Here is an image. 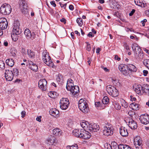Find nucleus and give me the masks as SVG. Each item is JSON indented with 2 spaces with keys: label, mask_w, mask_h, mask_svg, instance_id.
<instances>
[{
  "label": "nucleus",
  "mask_w": 149,
  "mask_h": 149,
  "mask_svg": "<svg viewBox=\"0 0 149 149\" xmlns=\"http://www.w3.org/2000/svg\"><path fill=\"white\" fill-rule=\"evenodd\" d=\"M79 108L80 110L85 113H88L89 111L88 105L86 101L81 99L79 101Z\"/></svg>",
  "instance_id": "f257e3e1"
},
{
  "label": "nucleus",
  "mask_w": 149,
  "mask_h": 149,
  "mask_svg": "<svg viewBox=\"0 0 149 149\" xmlns=\"http://www.w3.org/2000/svg\"><path fill=\"white\" fill-rule=\"evenodd\" d=\"M42 60L47 65L52 68H54L55 66L53 63L52 61L51 58L49 55L46 52L42 53Z\"/></svg>",
  "instance_id": "f03ea898"
},
{
  "label": "nucleus",
  "mask_w": 149,
  "mask_h": 149,
  "mask_svg": "<svg viewBox=\"0 0 149 149\" xmlns=\"http://www.w3.org/2000/svg\"><path fill=\"white\" fill-rule=\"evenodd\" d=\"M0 10L2 14L5 15H8L11 12V8L9 4L5 3L2 5Z\"/></svg>",
  "instance_id": "7ed1b4c3"
},
{
  "label": "nucleus",
  "mask_w": 149,
  "mask_h": 149,
  "mask_svg": "<svg viewBox=\"0 0 149 149\" xmlns=\"http://www.w3.org/2000/svg\"><path fill=\"white\" fill-rule=\"evenodd\" d=\"M106 90L109 95L113 97H116L118 95V91L113 86L111 85L107 86Z\"/></svg>",
  "instance_id": "20e7f679"
},
{
  "label": "nucleus",
  "mask_w": 149,
  "mask_h": 149,
  "mask_svg": "<svg viewBox=\"0 0 149 149\" xmlns=\"http://www.w3.org/2000/svg\"><path fill=\"white\" fill-rule=\"evenodd\" d=\"M13 26L12 33L20 34L22 33V29L20 27L19 22L17 20L15 21Z\"/></svg>",
  "instance_id": "39448f33"
},
{
  "label": "nucleus",
  "mask_w": 149,
  "mask_h": 149,
  "mask_svg": "<svg viewBox=\"0 0 149 149\" xmlns=\"http://www.w3.org/2000/svg\"><path fill=\"white\" fill-rule=\"evenodd\" d=\"M70 102L68 99L67 98H61L60 102V107L62 110H66L68 107Z\"/></svg>",
  "instance_id": "423d86ee"
},
{
  "label": "nucleus",
  "mask_w": 149,
  "mask_h": 149,
  "mask_svg": "<svg viewBox=\"0 0 149 149\" xmlns=\"http://www.w3.org/2000/svg\"><path fill=\"white\" fill-rule=\"evenodd\" d=\"M19 6L21 8L22 12L25 14L28 13V9L27 8V4L25 0H21L19 1Z\"/></svg>",
  "instance_id": "0eeeda50"
},
{
  "label": "nucleus",
  "mask_w": 149,
  "mask_h": 149,
  "mask_svg": "<svg viewBox=\"0 0 149 149\" xmlns=\"http://www.w3.org/2000/svg\"><path fill=\"white\" fill-rule=\"evenodd\" d=\"M126 122L128 123L129 127L132 129L134 130L136 129L137 125L136 122L130 118H127L126 120Z\"/></svg>",
  "instance_id": "6e6552de"
},
{
  "label": "nucleus",
  "mask_w": 149,
  "mask_h": 149,
  "mask_svg": "<svg viewBox=\"0 0 149 149\" xmlns=\"http://www.w3.org/2000/svg\"><path fill=\"white\" fill-rule=\"evenodd\" d=\"M113 128L112 127L105 126L104 127L103 133L104 135L108 136L112 135L113 133Z\"/></svg>",
  "instance_id": "1a4fd4ad"
},
{
  "label": "nucleus",
  "mask_w": 149,
  "mask_h": 149,
  "mask_svg": "<svg viewBox=\"0 0 149 149\" xmlns=\"http://www.w3.org/2000/svg\"><path fill=\"white\" fill-rule=\"evenodd\" d=\"M143 141L139 137H136L134 139V144L136 149H142Z\"/></svg>",
  "instance_id": "9d476101"
},
{
  "label": "nucleus",
  "mask_w": 149,
  "mask_h": 149,
  "mask_svg": "<svg viewBox=\"0 0 149 149\" xmlns=\"http://www.w3.org/2000/svg\"><path fill=\"white\" fill-rule=\"evenodd\" d=\"M57 140L56 138L53 136H50L47 140V144L52 146H55L57 144Z\"/></svg>",
  "instance_id": "9b49d317"
},
{
  "label": "nucleus",
  "mask_w": 149,
  "mask_h": 149,
  "mask_svg": "<svg viewBox=\"0 0 149 149\" xmlns=\"http://www.w3.org/2000/svg\"><path fill=\"white\" fill-rule=\"evenodd\" d=\"M139 120L142 124L147 125L149 123V116L146 114L141 115Z\"/></svg>",
  "instance_id": "f8f14e48"
},
{
  "label": "nucleus",
  "mask_w": 149,
  "mask_h": 149,
  "mask_svg": "<svg viewBox=\"0 0 149 149\" xmlns=\"http://www.w3.org/2000/svg\"><path fill=\"white\" fill-rule=\"evenodd\" d=\"M24 34L27 39H31L33 40L36 37L35 33L33 32L31 33L30 31L27 28L25 29Z\"/></svg>",
  "instance_id": "ddd939ff"
},
{
  "label": "nucleus",
  "mask_w": 149,
  "mask_h": 149,
  "mask_svg": "<svg viewBox=\"0 0 149 149\" xmlns=\"http://www.w3.org/2000/svg\"><path fill=\"white\" fill-rule=\"evenodd\" d=\"M47 81L45 79H41L38 82V86L42 91H45L47 89Z\"/></svg>",
  "instance_id": "4468645a"
},
{
  "label": "nucleus",
  "mask_w": 149,
  "mask_h": 149,
  "mask_svg": "<svg viewBox=\"0 0 149 149\" xmlns=\"http://www.w3.org/2000/svg\"><path fill=\"white\" fill-rule=\"evenodd\" d=\"M5 77L7 80L11 81L13 78V72L12 70H6L5 72Z\"/></svg>",
  "instance_id": "2eb2a0df"
},
{
  "label": "nucleus",
  "mask_w": 149,
  "mask_h": 149,
  "mask_svg": "<svg viewBox=\"0 0 149 149\" xmlns=\"http://www.w3.org/2000/svg\"><path fill=\"white\" fill-rule=\"evenodd\" d=\"M119 70L124 75L128 74L127 71V66L123 64L119 65L118 67Z\"/></svg>",
  "instance_id": "dca6fc26"
},
{
  "label": "nucleus",
  "mask_w": 149,
  "mask_h": 149,
  "mask_svg": "<svg viewBox=\"0 0 149 149\" xmlns=\"http://www.w3.org/2000/svg\"><path fill=\"white\" fill-rule=\"evenodd\" d=\"M8 23L5 18L0 19V29L1 30L6 29L8 26Z\"/></svg>",
  "instance_id": "f3484780"
},
{
  "label": "nucleus",
  "mask_w": 149,
  "mask_h": 149,
  "mask_svg": "<svg viewBox=\"0 0 149 149\" xmlns=\"http://www.w3.org/2000/svg\"><path fill=\"white\" fill-rule=\"evenodd\" d=\"M133 88L137 94L140 95L143 94L142 91H143V86L140 85L135 84L133 86Z\"/></svg>",
  "instance_id": "a211bd4d"
},
{
  "label": "nucleus",
  "mask_w": 149,
  "mask_h": 149,
  "mask_svg": "<svg viewBox=\"0 0 149 149\" xmlns=\"http://www.w3.org/2000/svg\"><path fill=\"white\" fill-rule=\"evenodd\" d=\"M84 130L76 129L72 131V134L75 136L81 138L82 133L84 132Z\"/></svg>",
  "instance_id": "6ab92c4d"
},
{
  "label": "nucleus",
  "mask_w": 149,
  "mask_h": 149,
  "mask_svg": "<svg viewBox=\"0 0 149 149\" xmlns=\"http://www.w3.org/2000/svg\"><path fill=\"white\" fill-rule=\"evenodd\" d=\"M89 130L90 132H96L98 131L100 129L98 125H97L96 124L91 123L89 124Z\"/></svg>",
  "instance_id": "aec40b11"
},
{
  "label": "nucleus",
  "mask_w": 149,
  "mask_h": 149,
  "mask_svg": "<svg viewBox=\"0 0 149 149\" xmlns=\"http://www.w3.org/2000/svg\"><path fill=\"white\" fill-rule=\"evenodd\" d=\"M120 135L123 137L128 136V132L126 128L124 127H121L120 128Z\"/></svg>",
  "instance_id": "412c9836"
},
{
  "label": "nucleus",
  "mask_w": 149,
  "mask_h": 149,
  "mask_svg": "<svg viewBox=\"0 0 149 149\" xmlns=\"http://www.w3.org/2000/svg\"><path fill=\"white\" fill-rule=\"evenodd\" d=\"M70 91L72 94L75 97H76L78 96V93L79 92V87L78 86H75Z\"/></svg>",
  "instance_id": "4be33fe9"
},
{
  "label": "nucleus",
  "mask_w": 149,
  "mask_h": 149,
  "mask_svg": "<svg viewBox=\"0 0 149 149\" xmlns=\"http://www.w3.org/2000/svg\"><path fill=\"white\" fill-rule=\"evenodd\" d=\"M111 107L113 109L117 110H120L121 108L118 102L114 100L112 101V105Z\"/></svg>",
  "instance_id": "5701e85b"
},
{
  "label": "nucleus",
  "mask_w": 149,
  "mask_h": 149,
  "mask_svg": "<svg viewBox=\"0 0 149 149\" xmlns=\"http://www.w3.org/2000/svg\"><path fill=\"white\" fill-rule=\"evenodd\" d=\"M74 86L73 81L70 79H68L66 86L67 90L70 91Z\"/></svg>",
  "instance_id": "b1692460"
},
{
  "label": "nucleus",
  "mask_w": 149,
  "mask_h": 149,
  "mask_svg": "<svg viewBox=\"0 0 149 149\" xmlns=\"http://www.w3.org/2000/svg\"><path fill=\"white\" fill-rule=\"evenodd\" d=\"M132 47L134 52V53L139 52H140V51H142V50L140 48V47L139 46L138 44L136 43H133L132 44Z\"/></svg>",
  "instance_id": "393cba45"
},
{
  "label": "nucleus",
  "mask_w": 149,
  "mask_h": 149,
  "mask_svg": "<svg viewBox=\"0 0 149 149\" xmlns=\"http://www.w3.org/2000/svg\"><path fill=\"white\" fill-rule=\"evenodd\" d=\"M134 2L136 5L142 7H145L146 6L145 1L143 0H136Z\"/></svg>",
  "instance_id": "a878e982"
},
{
  "label": "nucleus",
  "mask_w": 149,
  "mask_h": 149,
  "mask_svg": "<svg viewBox=\"0 0 149 149\" xmlns=\"http://www.w3.org/2000/svg\"><path fill=\"white\" fill-rule=\"evenodd\" d=\"M29 68L32 70L37 71L38 70V66L34 63L32 61H30L29 63Z\"/></svg>",
  "instance_id": "bb28decb"
},
{
  "label": "nucleus",
  "mask_w": 149,
  "mask_h": 149,
  "mask_svg": "<svg viewBox=\"0 0 149 149\" xmlns=\"http://www.w3.org/2000/svg\"><path fill=\"white\" fill-rule=\"evenodd\" d=\"M84 132L82 133L81 138L86 139L90 138L91 136V134L89 132L84 130Z\"/></svg>",
  "instance_id": "cd10ccee"
},
{
  "label": "nucleus",
  "mask_w": 149,
  "mask_h": 149,
  "mask_svg": "<svg viewBox=\"0 0 149 149\" xmlns=\"http://www.w3.org/2000/svg\"><path fill=\"white\" fill-rule=\"evenodd\" d=\"M50 114L55 117H57L59 114V112L58 110L55 108H52L49 111Z\"/></svg>",
  "instance_id": "c85d7f7f"
},
{
  "label": "nucleus",
  "mask_w": 149,
  "mask_h": 149,
  "mask_svg": "<svg viewBox=\"0 0 149 149\" xmlns=\"http://www.w3.org/2000/svg\"><path fill=\"white\" fill-rule=\"evenodd\" d=\"M90 124V123H88V122L85 120H83L80 123L81 125L84 129V130H89V127Z\"/></svg>",
  "instance_id": "c756f323"
},
{
  "label": "nucleus",
  "mask_w": 149,
  "mask_h": 149,
  "mask_svg": "<svg viewBox=\"0 0 149 149\" xmlns=\"http://www.w3.org/2000/svg\"><path fill=\"white\" fill-rule=\"evenodd\" d=\"M95 105L97 109L99 110L104 109L105 107V106L102 104V102H95Z\"/></svg>",
  "instance_id": "7c9ffc66"
},
{
  "label": "nucleus",
  "mask_w": 149,
  "mask_h": 149,
  "mask_svg": "<svg viewBox=\"0 0 149 149\" xmlns=\"http://www.w3.org/2000/svg\"><path fill=\"white\" fill-rule=\"evenodd\" d=\"M143 94L145 93L146 95H149V85L146 84L143 86Z\"/></svg>",
  "instance_id": "2f4dec72"
},
{
  "label": "nucleus",
  "mask_w": 149,
  "mask_h": 149,
  "mask_svg": "<svg viewBox=\"0 0 149 149\" xmlns=\"http://www.w3.org/2000/svg\"><path fill=\"white\" fill-rule=\"evenodd\" d=\"M127 69L131 72H135L137 71V68L136 67L132 64H128L127 65Z\"/></svg>",
  "instance_id": "473e14b6"
},
{
  "label": "nucleus",
  "mask_w": 149,
  "mask_h": 149,
  "mask_svg": "<svg viewBox=\"0 0 149 149\" xmlns=\"http://www.w3.org/2000/svg\"><path fill=\"white\" fill-rule=\"evenodd\" d=\"M27 54L29 58H31L33 59L35 57V52L30 49H28L27 50Z\"/></svg>",
  "instance_id": "72a5a7b5"
},
{
  "label": "nucleus",
  "mask_w": 149,
  "mask_h": 149,
  "mask_svg": "<svg viewBox=\"0 0 149 149\" xmlns=\"http://www.w3.org/2000/svg\"><path fill=\"white\" fill-rule=\"evenodd\" d=\"M119 149H132L131 147L123 144H120L118 146Z\"/></svg>",
  "instance_id": "f704fd0d"
},
{
  "label": "nucleus",
  "mask_w": 149,
  "mask_h": 149,
  "mask_svg": "<svg viewBox=\"0 0 149 149\" xmlns=\"http://www.w3.org/2000/svg\"><path fill=\"white\" fill-rule=\"evenodd\" d=\"M53 133L55 136H59L61 134V130L58 128H55L53 130Z\"/></svg>",
  "instance_id": "c9c22d12"
},
{
  "label": "nucleus",
  "mask_w": 149,
  "mask_h": 149,
  "mask_svg": "<svg viewBox=\"0 0 149 149\" xmlns=\"http://www.w3.org/2000/svg\"><path fill=\"white\" fill-rule=\"evenodd\" d=\"M6 63L8 66L12 67L14 65V62L12 59H8L6 60Z\"/></svg>",
  "instance_id": "e433bc0d"
},
{
  "label": "nucleus",
  "mask_w": 149,
  "mask_h": 149,
  "mask_svg": "<svg viewBox=\"0 0 149 149\" xmlns=\"http://www.w3.org/2000/svg\"><path fill=\"white\" fill-rule=\"evenodd\" d=\"M130 107L134 110H137L139 109V105L135 103L130 104Z\"/></svg>",
  "instance_id": "4c0bfd02"
},
{
  "label": "nucleus",
  "mask_w": 149,
  "mask_h": 149,
  "mask_svg": "<svg viewBox=\"0 0 149 149\" xmlns=\"http://www.w3.org/2000/svg\"><path fill=\"white\" fill-rule=\"evenodd\" d=\"M142 51L134 53V56L136 58L140 59L142 58Z\"/></svg>",
  "instance_id": "58836bf2"
},
{
  "label": "nucleus",
  "mask_w": 149,
  "mask_h": 149,
  "mask_svg": "<svg viewBox=\"0 0 149 149\" xmlns=\"http://www.w3.org/2000/svg\"><path fill=\"white\" fill-rule=\"evenodd\" d=\"M17 33H12L11 35V36L13 40L15 42L18 39V35Z\"/></svg>",
  "instance_id": "ea45409f"
},
{
  "label": "nucleus",
  "mask_w": 149,
  "mask_h": 149,
  "mask_svg": "<svg viewBox=\"0 0 149 149\" xmlns=\"http://www.w3.org/2000/svg\"><path fill=\"white\" fill-rule=\"evenodd\" d=\"M109 102V100L108 97L106 96L104 97L102 100V102L103 104H107Z\"/></svg>",
  "instance_id": "a19ab883"
},
{
  "label": "nucleus",
  "mask_w": 149,
  "mask_h": 149,
  "mask_svg": "<svg viewBox=\"0 0 149 149\" xmlns=\"http://www.w3.org/2000/svg\"><path fill=\"white\" fill-rule=\"evenodd\" d=\"M67 149H78V146L77 144H74L72 146H68L66 147Z\"/></svg>",
  "instance_id": "79ce46f5"
},
{
  "label": "nucleus",
  "mask_w": 149,
  "mask_h": 149,
  "mask_svg": "<svg viewBox=\"0 0 149 149\" xmlns=\"http://www.w3.org/2000/svg\"><path fill=\"white\" fill-rule=\"evenodd\" d=\"M144 65L148 69L149 68V59H145L143 61Z\"/></svg>",
  "instance_id": "37998d69"
},
{
  "label": "nucleus",
  "mask_w": 149,
  "mask_h": 149,
  "mask_svg": "<svg viewBox=\"0 0 149 149\" xmlns=\"http://www.w3.org/2000/svg\"><path fill=\"white\" fill-rule=\"evenodd\" d=\"M121 105L124 108H127L128 107V104L125 100H122L121 101Z\"/></svg>",
  "instance_id": "c03bdc74"
},
{
  "label": "nucleus",
  "mask_w": 149,
  "mask_h": 149,
  "mask_svg": "<svg viewBox=\"0 0 149 149\" xmlns=\"http://www.w3.org/2000/svg\"><path fill=\"white\" fill-rule=\"evenodd\" d=\"M76 21L79 26H82L83 24V22L82 19L81 18H78Z\"/></svg>",
  "instance_id": "a18cd8bd"
},
{
  "label": "nucleus",
  "mask_w": 149,
  "mask_h": 149,
  "mask_svg": "<svg viewBox=\"0 0 149 149\" xmlns=\"http://www.w3.org/2000/svg\"><path fill=\"white\" fill-rule=\"evenodd\" d=\"M10 53L13 56H15L16 55L17 51L16 49H12L11 50Z\"/></svg>",
  "instance_id": "49530a36"
},
{
  "label": "nucleus",
  "mask_w": 149,
  "mask_h": 149,
  "mask_svg": "<svg viewBox=\"0 0 149 149\" xmlns=\"http://www.w3.org/2000/svg\"><path fill=\"white\" fill-rule=\"evenodd\" d=\"M5 64L4 62L0 60V68L2 69L5 68Z\"/></svg>",
  "instance_id": "de8ad7c7"
},
{
  "label": "nucleus",
  "mask_w": 149,
  "mask_h": 149,
  "mask_svg": "<svg viewBox=\"0 0 149 149\" xmlns=\"http://www.w3.org/2000/svg\"><path fill=\"white\" fill-rule=\"evenodd\" d=\"M13 72V74L17 75L18 74V69L17 68H14L13 69V71H12Z\"/></svg>",
  "instance_id": "09e8293b"
},
{
  "label": "nucleus",
  "mask_w": 149,
  "mask_h": 149,
  "mask_svg": "<svg viewBox=\"0 0 149 149\" xmlns=\"http://www.w3.org/2000/svg\"><path fill=\"white\" fill-rule=\"evenodd\" d=\"M87 44L86 47V49L88 51H90L91 49V47L89 43L87 42L86 43Z\"/></svg>",
  "instance_id": "8fccbe9b"
},
{
  "label": "nucleus",
  "mask_w": 149,
  "mask_h": 149,
  "mask_svg": "<svg viewBox=\"0 0 149 149\" xmlns=\"http://www.w3.org/2000/svg\"><path fill=\"white\" fill-rule=\"evenodd\" d=\"M147 20L146 19H144L141 22V23L142 26H144L145 23L147 22Z\"/></svg>",
  "instance_id": "3c124183"
},
{
  "label": "nucleus",
  "mask_w": 149,
  "mask_h": 149,
  "mask_svg": "<svg viewBox=\"0 0 149 149\" xmlns=\"http://www.w3.org/2000/svg\"><path fill=\"white\" fill-rule=\"evenodd\" d=\"M135 9H133L131 11V12L129 13V15L130 16H132L134 13L135 12Z\"/></svg>",
  "instance_id": "603ef678"
},
{
  "label": "nucleus",
  "mask_w": 149,
  "mask_h": 149,
  "mask_svg": "<svg viewBox=\"0 0 149 149\" xmlns=\"http://www.w3.org/2000/svg\"><path fill=\"white\" fill-rule=\"evenodd\" d=\"M59 3L61 8L64 7V9L65 8V7L67 5L66 3L62 4V3L61 2H59Z\"/></svg>",
  "instance_id": "864d4df0"
},
{
  "label": "nucleus",
  "mask_w": 149,
  "mask_h": 149,
  "mask_svg": "<svg viewBox=\"0 0 149 149\" xmlns=\"http://www.w3.org/2000/svg\"><path fill=\"white\" fill-rule=\"evenodd\" d=\"M41 118L42 116H38L37 118H36V120L37 121H38L39 122H41Z\"/></svg>",
  "instance_id": "5fc2aeb1"
},
{
  "label": "nucleus",
  "mask_w": 149,
  "mask_h": 149,
  "mask_svg": "<svg viewBox=\"0 0 149 149\" xmlns=\"http://www.w3.org/2000/svg\"><path fill=\"white\" fill-rule=\"evenodd\" d=\"M113 4L114 6H116L117 8H118V6H119L118 4V2L115 1H114L113 2Z\"/></svg>",
  "instance_id": "6e6d98bb"
},
{
  "label": "nucleus",
  "mask_w": 149,
  "mask_h": 149,
  "mask_svg": "<svg viewBox=\"0 0 149 149\" xmlns=\"http://www.w3.org/2000/svg\"><path fill=\"white\" fill-rule=\"evenodd\" d=\"M143 74L144 76H147L148 73V72L146 70H143Z\"/></svg>",
  "instance_id": "4d7b16f0"
},
{
  "label": "nucleus",
  "mask_w": 149,
  "mask_h": 149,
  "mask_svg": "<svg viewBox=\"0 0 149 149\" xmlns=\"http://www.w3.org/2000/svg\"><path fill=\"white\" fill-rule=\"evenodd\" d=\"M21 114L22 115V118H23L25 116V113H26V112L25 111H23L21 112Z\"/></svg>",
  "instance_id": "13d9d810"
},
{
  "label": "nucleus",
  "mask_w": 149,
  "mask_h": 149,
  "mask_svg": "<svg viewBox=\"0 0 149 149\" xmlns=\"http://www.w3.org/2000/svg\"><path fill=\"white\" fill-rule=\"evenodd\" d=\"M145 13L147 16L149 17V9L146 10L145 12Z\"/></svg>",
  "instance_id": "bf43d9fd"
},
{
  "label": "nucleus",
  "mask_w": 149,
  "mask_h": 149,
  "mask_svg": "<svg viewBox=\"0 0 149 149\" xmlns=\"http://www.w3.org/2000/svg\"><path fill=\"white\" fill-rule=\"evenodd\" d=\"M51 4L54 7H55L56 6V5L55 4V2L54 1H52L50 2Z\"/></svg>",
  "instance_id": "052dcab7"
},
{
  "label": "nucleus",
  "mask_w": 149,
  "mask_h": 149,
  "mask_svg": "<svg viewBox=\"0 0 149 149\" xmlns=\"http://www.w3.org/2000/svg\"><path fill=\"white\" fill-rule=\"evenodd\" d=\"M69 9L71 10H74L73 6L72 5H70L69 6Z\"/></svg>",
  "instance_id": "680f3d73"
},
{
  "label": "nucleus",
  "mask_w": 149,
  "mask_h": 149,
  "mask_svg": "<svg viewBox=\"0 0 149 149\" xmlns=\"http://www.w3.org/2000/svg\"><path fill=\"white\" fill-rule=\"evenodd\" d=\"M125 48L127 50H128L130 49V48H129V46L127 44H125Z\"/></svg>",
  "instance_id": "e2e57ef3"
},
{
  "label": "nucleus",
  "mask_w": 149,
  "mask_h": 149,
  "mask_svg": "<svg viewBox=\"0 0 149 149\" xmlns=\"http://www.w3.org/2000/svg\"><path fill=\"white\" fill-rule=\"evenodd\" d=\"M104 149H112L111 146L109 144L107 145V147L105 148Z\"/></svg>",
  "instance_id": "0e129e2a"
},
{
  "label": "nucleus",
  "mask_w": 149,
  "mask_h": 149,
  "mask_svg": "<svg viewBox=\"0 0 149 149\" xmlns=\"http://www.w3.org/2000/svg\"><path fill=\"white\" fill-rule=\"evenodd\" d=\"M21 52L23 54H25L26 53V52L25 51V49L24 48H22L21 50Z\"/></svg>",
  "instance_id": "69168bd1"
},
{
  "label": "nucleus",
  "mask_w": 149,
  "mask_h": 149,
  "mask_svg": "<svg viewBox=\"0 0 149 149\" xmlns=\"http://www.w3.org/2000/svg\"><path fill=\"white\" fill-rule=\"evenodd\" d=\"M60 21L61 22H63L65 24L66 23V20L64 18H62L60 19Z\"/></svg>",
  "instance_id": "338daca9"
},
{
  "label": "nucleus",
  "mask_w": 149,
  "mask_h": 149,
  "mask_svg": "<svg viewBox=\"0 0 149 149\" xmlns=\"http://www.w3.org/2000/svg\"><path fill=\"white\" fill-rule=\"evenodd\" d=\"M3 45L5 46H7L8 45V42L7 41L4 40L3 42Z\"/></svg>",
  "instance_id": "774afa93"
}]
</instances>
